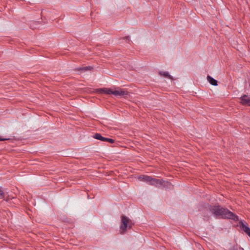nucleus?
<instances>
[{"instance_id":"nucleus-10","label":"nucleus","mask_w":250,"mask_h":250,"mask_svg":"<svg viewBox=\"0 0 250 250\" xmlns=\"http://www.w3.org/2000/svg\"><path fill=\"white\" fill-rule=\"evenodd\" d=\"M93 137L97 140H99L104 142L106 141V138L103 137L100 133L95 134Z\"/></svg>"},{"instance_id":"nucleus-14","label":"nucleus","mask_w":250,"mask_h":250,"mask_svg":"<svg viewBox=\"0 0 250 250\" xmlns=\"http://www.w3.org/2000/svg\"><path fill=\"white\" fill-rule=\"evenodd\" d=\"M105 141L108 142L110 143H114L115 142L114 140H113L112 139L108 138H106Z\"/></svg>"},{"instance_id":"nucleus-13","label":"nucleus","mask_w":250,"mask_h":250,"mask_svg":"<svg viewBox=\"0 0 250 250\" xmlns=\"http://www.w3.org/2000/svg\"><path fill=\"white\" fill-rule=\"evenodd\" d=\"M0 198L4 200V193L3 192L1 188H0Z\"/></svg>"},{"instance_id":"nucleus-4","label":"nucleus","mask_w":250,"mask_h":250,"mask_svg":"<svg viewBox=\"0 0 250 250\" xmlns=\"http://www.w3.org/2000/svg\"><path fill=\"white\" fill-rule=\"evenodd\" d=\"M112 94L115 96H124L128 95V92L126 91L123 90L122 89H118L117 90H112Z\"/></svg>"},{"instance_id":"nucleus-7","label":"nucleus","mask_w":250,"mask_h":250,"mask_svg":"<svg viewBox=\"0 0 250 250\" xmlns=\"http://www.w3.org/2000/svg\"><path fill=\"white\" fill-rule=\"evenodd\" d=\"M112 89L107 88H101L98 89V91L100 93H104L107 94H111Z\"/></svg>"},{"instance_id":"nucleus-2","label":"nucleus","mask_w":250,"mask_h":250,"mask_svg":"<svg viewBox=\"0 0 250 250\" xmlns=\"http://www.w3.org/2000/svg\"><path fill=\"white\" fill-rule=\"evenodd\" d=\"M138 179L148 183L149 185L158 187L162 185L163 182L159 179L153 178L151 176L147 175L140 176L138 177Z\"/></svg>"},{"instance_id":"nucleus-15","label":"nucleus","mask_w":250,"mask_h":250,"mask_svg":"<svg viewBox=\"0 0 250 250\" xmlns=\"http://www.w3.org/2000/svg\"><path fill=\"white\" fill-rule=\"evenodd\" d=\"M9 140V139L8 138H2L0 136V141H4V140Z\"/></svg>"},{"instance_id":"nucleus-11","label":"nucleus","mask_w":250,"mask_h":250,"mask_svg":"<svg viewBox=\"0 0 250 250\" xmlns=\"http://www.w3.org/2000/svg\"><path fill=\"white\" fill-rule=\"evenodd\" d=\"M93 69V67L91 66H87L85 67H79L78 68H76V70L78 71H86L87 70H91Z\"/></svg>"},{"instance_id":"nucleus-5","label":"nucleus","mask_w":250,"mask_h":250,"mask_svg":"<svg viewBox=\"0 0 250 250\" xmlns=\"http://www.w3.org/2000/svg\"><path fill=\"white\" fill-rule=\"evenodd\" d=\"M241 103L243 105H249L250 106V98L246 95H244L240 97Z\"/></svg>"},{"instance_id":"nucleus-12","label":"nucleus","mask_w":250,"mask_h":250,"mask_svg":"<svg viewBox=\"0 0 250 250\" xmlns=\"http://www.w3.org/2000/svg\"><path fill=\"white\" fill-rule=\"evenodd\" d=\"M239 250H244V249L241 247H239ZM229 250H238V248L237 246H234L231 247Z\"/></svg>"},{"instance_id":"nucleus-3","label":"nucleus","mask_w":250,"mask_h":250,"mask_svg":"<svg viewBox=\"0 0 250 250\" xmlns=\"http://www.w3.org/2000/svg\"><path fill=\"white\" fill-rule=\"evenodd\" d=\"M121 224L120 226L121 233L124 234L127 229H129L133 225L132 221L125 216L121 217Z\"/></svg>"},{"instance_id":"nucleus-8","label":"nucleus","mask_w":250,"mask_h":250,"mask_svg":"<svg viewBox=\"0 0 250 250\" xmlns=\"http://www.w3.org/2000/svg\"><path fill=\"white\" fill-rule=\"evenodd\" d=\"M207 80L211 85L214 86L217 85V81L210 76H207Z\"/></svg>"},{"instance_id":"nucleus-6","label":"nucleus","mask_w":250,"mask_h":250,"mask_svg":"<svg viewBox=\"0 0 250 250\" xmlns=\"http://www.w3.org/2000/svg\"><path fill=\"white\" fill-rule=\"evenodd\" d=\"M240 228L247 234L250 230V228L248 226L247 224H245L242 221L240 222Z\"/></svg>"},{"instance_id":"nucleus-1","label":"nucleus","mask_w":250,"mask_h":250,"mask_svg":"<svg viewBox=\"0 0 250 250\" xmlns=\"http://www.w3.org/2000/svg\"><path fill=\"white\" fill-rule=\"evenodd\" d=\"M209 210L216 217L220 216L223 218H228L234 221H238V217L227 208L221 206H210Z\"/></svg>"},{"instance_id":"nucleus-9","label":"nucleus","mask_w":250,"mask_h":250,"mask_svg":"<svg viewBox=\"0 0 250 250\" xmlns=\"http://www.w3.org/2000/svg\"><path fill=\"white\" fill-rule=\"evenodd\" d=\"M159 74L162 77H164L169 79L173 80L172 77L170 76L167 72L160 71Z\"/></svg>"},{"instance_id":"nucleus-16","label":"nucleus","mask_w":250,"mask_h":250,"mask_svg":"<svg viewBox=\"0 0 250 250\" xmlns=\"http://www.w3.org/2000/svg\"><path fill=\"white\" fill-rule=\"evenodd\" d=\"M247 234L250 237V230L248 232V233H247Z\"/></svg>"}]
</instances>
